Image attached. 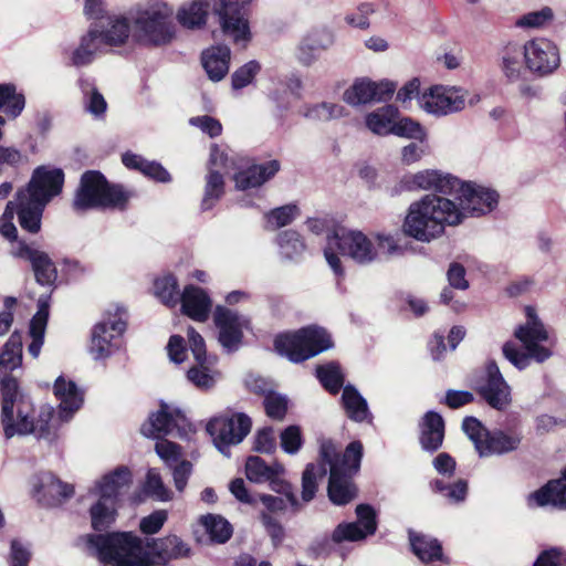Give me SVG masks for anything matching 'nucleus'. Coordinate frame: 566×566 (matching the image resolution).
<instances>
[{"label": "nucleus", "instance_id": "a19ab883", "mask_svg": "<svg viewBox=\"0 0 566 566\" xmlns=\"http://www.w3.org/2000/svg\"><path fill=\"white\" fill-rule=\"evenodd\" d=\"M342 402L352 420L361 422L369 418L367 401L354 386L347 385L344 387Z\"/></svg>", "mask_w": 566, "mask_h": 566}, {"label": "nucleus", "instance_id": "39448f33", "mask_svg": "<svg viewBox=\"0 0 566 566\" xmlns=\"http://www.w3.org/2000/svg\"><path fill=\"white\" fill-rule=\"evenodd\" d=\"M337 252L359 265H369L379 261L374 233L369 237L359 230L343 229L327 235L324 248L325 260L337 276H343L344 268Z\"/></svg>", "mask_w": 566, "mask_h": 566}, {"label": "nucleus", "instance_id": "338daca9", "mask_svg": "<svg viewBox=\"0 0 566 566\" xmlns=\"http://www.w3.org/2000/svg\"><path fill=\"white\" fill-rule=\"evenodd\" d=\"M80 43L84 45L88 51H92V54L95 57L98 54L104 53L106 51L105 48L107 46L102 34H99L98 24L91 25L86 34L81 38Z\"/></svg>", "mask_w": 566, "mask_h": 566}, {"label": "nucleus", "instance_id": "393cba45", "mask_svg": "<svg viewBox=\"0 0 566 566\" xmlns=\"http://www.w3.org/2000/svg\"><path fill=\"white\" fill-rule=\"evenodd\" d=\"M15 255L31 261L36 281L42 285H50L56 279V269L48 254L32 250L22 242H18Z\"/></svg>", "mask_w": 566, "mask_h": 566}, {"label": "nucleus", "instance_id": "9b49d317", "mask_svg": "<svg viewBox=\"0 0 566 566\" xmlns=\"http://www.w3.org/2000/svg\"><path fill=\"white\" fill-rule=\"evenodd\" d=\"M274 347L289 360L301 363L333 347V342L325 328L311 325L294 333L276 336Z\"/></svg>", "mask_w": 566, "mask_h": 566}, {"label": "nucleus", "instance_id": "603ef678", "mask_svg": "<svg viewBox=\"0 0 566 566\" xmlns=\"http://www.w3.org/2000/svg\"><path fill=\"white\" fill-rule=\"evenodd\" d=\"M555 18L554 10L551 7H543L536 11H530L522 14L516 21L515 25L521 29H544L549 25Z\"/></svg>", "mask_w": 566, "mask_h": 566}, {"label": "nucleus", "instance_id": "412c9836", "mask_svg": "<svg viewBox=\"0 0 566 566\" xmlns=\"http://www.w3.org/2000/svg\"><path fill=\"white\" fill-rule=\"evenodd\" d=\"M460 187V179L449 172L438 169H423L415 174L405 175L400 180V188L406 191H430L453 196L455 188Z\"/></svg>", "mask_w": 566, "mask_h": 566}, {"label": "nucleus", "instance_id": "8fccbe9b", "mask_svg": "<svg viewBox=\"0 0 566 566\" xmlns=\"http://www.w3.org/2000/svg\"><path fill=\"white\" fill-rule=\"evenodd\" d=\"M276 241L281 255L289 260L300 258L306 248L300 233L294 230L282 231L279 233Z\"/></svg>", "mask_w": 566, "mask_h": 566}, {"label": "nucleus", "instance_id": "f257e3e1", "mask_svg": "<svg viewBox=\"0 0 566 566\" xmlns=\"http://www.w3.org/2000/svg\"><path fill=\"white\" fill-rule=\"evenodd\" d=\"M78 544L101 563L112 566H167L192 556L191 545L176 534L139 537L132 532L87 534Z\"/></svg>", "mask_w": 566, "mask_h": 566}, {"label": "nucleus", "instance_id": "2f4dec72", "mask_svg": "<svg viewBox=\"0 0 566 566\" xmlns=\"http://www.w3.org/2000/svg\"><path fill=\"white\" fill-rule=\"evenodd\" d=\"M399 117V111L394 105L381 106L365 116L366 127L375 135H392L395 120Z\"/></svg>", "mask_w": 566, "mask_h": 566}, {"label": "nucleus", "instance_id": "052dcab7", "mask_svg": "<svg viewBox=\"0 0 566 566\" xmlns=\"http://www.w3.org/2000/svg\"><path fill=\"white\" fill-rule=\"evenodd\" d=\"M168 520L166 510H157L139 521V531L145 535L157 534Z\"/></svg>", "mask_w": 566, "mask_h": 566}, {"label": "nucleus", "instance_id": "7c9ffc66", "mask_svg": "<svg viewBox=\"0 0 566 566\" xmlns=\"http://www.w3.org/2000/svg\"><path fill=\"white\" fill-rule=\"evenodd\" d=\"M30 491L42 495H72L75 490L72 484L63 483L51 472H40L29 480Z\"/></svg>", "mask_w": 566, "mask_h": 566}, {"label": "nucleus", "instance_id": "09e8293b", "mask_svg": "<svg viewBox=\"0 0 566 566\" xmlns=\"http://www.w3.org/2000/svg\"><path fill=\"white\" fill-rule=\"evenodd\" d=\"M46 322L48 311L45 308L44 303L40 302V308L30 323V336L32 340L28 346V352L33 358H36L40 355L41 347L44 340Z\"/></svg>", "mask_w": 566, "mask_h": 566}, {"label": "nucleus", "instance_id": "bf43d9fd", "mask_svg": "<svg viewBox=\"0 0 566 566\" xmlns=\"http://www.w3.org/2000/svg\"><path fill=\"white\" fill-rule=\"evenodd\" d=\"M300 213L297 206L286 205L266 213V221L272 230L290 224Z\"/></svg>", "mask_w": 566, "mask_h": 566}, {"label": "nucleus", "instance_id": "7ed1b4c3", "mask_svg": "<svg viewBox=\"0 0 566 566\" xmlns=\"http://www.w3.org/2000/svg\"><path fill=\"white\" fill-rule=\"evenodd\" d=\"M363 458V444L350 442L344 453L329 439L319 442L321 463H308L302 474V495H315L318 485L329 468L327 495H356L357 488L353 476L358 472Z\"/></svg>", "mask_w": 566, "mask_h": 566}, {"label": "nucleus", "instance_id": "0eeeda50", "mask_svg": "<svg viewBox=\"0 0 566 566\" xmlns=\"http://www.w3.org/2000/svg\"><path fill=\"white\" fill-rule=\"evenodd\" d=\"M53 391L59 403L57 419H54V410L51 406L40 408L36 418L32 416L33 429L31 434L49 442L57 438L59 423L70 421L84 401L83 391L72 380L60 376L53 386Z\"/></svg>", "mask_w": 566, "mask_h": 566}, {"label": "nucleus", "instance_id": "f03ea898", "mask_svg": "<svg viewBox=\"0 0 566 566\" xmlns=\"http://www.w3.org/2000/svg\"><path fill=\"white\" fill-rule=\"evenodd\" d=\"M64 174L59 168L38 167L25 188L20 189L13 201L7 203L0 217V233L7 240L17 241V228L13 223L18 213L19 224L30 233L41 229V219L45 206L62 191Z\"/></svg>", "mask_w": 566, "mask_h": 566}, {"label": "nucleus", "instance_id": "13d9d810", "mask_svg": "<svg viewBox=\"0 0 566 566\" xmlns=\"http://www.w3.org/2000/svg\"><path fill=\"white\" fill-rule=\"evenodd\" d=\"M301 88V81L296 77L290 78L289 82L281 87L275 88L271 93V99L275 103L276 107L285 112L291 106V95L298 96V91Z\"/></svg>", "mask_w": 566, "mask_h": 566}, {"label": "nucleus", "instance_id": "ddd939ff", "mask_svg": "<svg viewBox=\"0 0 566 566\" xmlns=\"http://www.w3.org/2000/svg\"><path fill=\"white\" fill-rule=\"evenodd\" d=\"M127 313L124 307L116 306L115 312L107 311L92 332L90 353L95 359L109 356L117 346L116 340L126 329Z\"/></svg>", "mask_w": 566, "mask_h": 566}, {"label": "nucleus", "instance_id": "473e14b6", "mask_svg": "<svg viewBox=\"0 0 566 566\" xmlns=\"http://www.w3.org/2000/svg\"><path fill=\"white\" fill-rule=\"evenodd\" d=\"M332 43L329 36L322 32H312L305 35L296 48V59L303 65L313 64L321 51L326 50Z\"/></svg>", "mask_w": 566, "mask_h": 566}, {"label": "nucleus", "instance_id": "dca6fc26", "mask_svg": "<svg viewBox=\"0 0 566 566\" xmlns=\"http://www.w3.org/2000/svg\"><path fill=\"white\" fill-rule=\"evenodd\" d=\"M251 429V420L244 413L232 417H216L207 424L214 446L224 455L229 457V448L240 443Z\"/></svg>", "mask_w": 566, "mask_h": 566}, {"label": "nucleus", "instance_id": "0e129e2a", "mask_svg": "<svg viewBox=\"0 0 566 566\" xmlns=\"http://www.w3.org/2000/svg\"><path fill=\"white\" fill-rule=\"evenodd\" d=\"M155 451L168 467L178 463L181 457V448L177 443L166 439L156 442Z\"/></svg>", "mask_w": 566, "mask_h": 566}, {"label": "nucleus", "instance_id": "2eb2a0df", "mask_svg": "<svg viewBox=\"0 0 566 566\" xmlns=\"http://www.w3.org/2000/svg\"><path fill=\"white\" fill-rule=\"evenodd\" d=\"M234 167V160L229 155L213 145L210 150L208 163V174L206 176V185L203 197L201 200V209L210 210L221 199L224 193L223 176L229 174Z\"/></svg>", "mask_w": 566, "mask_h": 566}, {"label": "nucleus", "instance_id": "20e7f679", "mask_svg": "<svg viewBox=\"0 0 566 566\" xmlns=\"http://www.w3.org/2000/svg\"><path fill=\"white\" fill-rule=\"evenodd\" d=\"M461 210L452 200L426 195L409 206L403 221V232L420 242L439 238L447 226L461 223Z\"/></svg>", "mask_w": 566, "mask_h": 566}, {"label": "nucleus", "instance_id": "4c0bfd02", "mask_svg": "<svg viewBox=\"0 0 566 566\" xmlns=\"http://www.w3.org/2000/svg\"><path fill=\"white\" fill-rule=\"evenodd\" d=\"M99 34H102L107 46H117L126 42L130 33V23L123 15L109 17L106 24L98 25Z\"/></svg>", "mask_w": 566, "mask_h": 566}, {"label": "nucleus", "instance_id": "774afa93", "mask_svg": "<svg viewBox=\"0 0 566 566\" xmlns=\"http://www.w3.org/2000/svg\"><path fill=\"white\" fill-rule=\"evenodd\" d=\"M281 446L286 453L295 454L302 447V434L300 427H287L281 433Z\"/></svg>", "mask_w": 566, "mask_h": 566}, {"label": "nucleus", "instance_id": "6ab92c4d", "mask_svg": "<svg viewBox=\"0 0 566 566\" xmlns=\"http://www.w3.org/2000/svg\"><path fill=\"white\" fill-rule=\"evenodd\" d=\"M468 92L455 86H432L419 96V107L434 116H446L465 107Z\"/></svg>", "mask_w": 566, "mask_h": 566}, {"label": "nucleus", "instance_id": "a18cd8bd", "mask_svg": "<svg viewBox=\"0 0 566 566\" xmlns=\"http://www.w3.org/2000/svg\"><path fill=\"white\" fill-rule=\"evenodd\" d=\"M199 523L213 543L223 544L232 535L231 524L222 516L214 514L201 515Z\"/></svg>", "mask_w": 566, "mask_h": 566}, {"label": "nucleus", "instance_id": "e2e57ef3", "mask_svg": "<svg viewBox=\"0 0 566 566\" xmlns=\"http://www.w3.org/2000/svg\"><path fill=\"white\" fill-rule=\"evenodd\" d=\"M260 69V64L256 61H250L239 67L232 74V87L234 90H241L248 86L259 73Z\"/></svg>", "mask_w": 566, "mask_h": 566}, {"label": "nucleus", "instance_id": "e433bc0d", "mask_svg": "<svg viewBox=\"0 0 566 566\" xmlns=\"http://www.w3.org/2000/svg\"><path fill=\"white\" fill-rule=\"evenodd\" d=\"M21 363L22 336L20 333L14 332L11 334L0 353V380L3 377H9L7 373L20 367Z\"/></svg>", "mask_w": 566, "mask_h": 566}, {"label": "nucleus", "instance_id": "37998d69", "mask_svg": "<svg viewBox=\"0 0 566 566\" xmlns=\"http://www.w3.org/2000/svg\"><path fill=\"white\" fill-rule=\"evenodd\" d=\"M521 442V438L516 434H507L503 431H497L488 434L483 447H479V454L481 457L492 453H505L515 450Z\"/></svg>", "mask_w": 566, "mask_h": 566}, {"label": "nucleus", "instance_id": "6e6552de", "mask_svg": "<svg viewBox=\"0 0 566 566\" xmlns=\"http://www.w3.org/2000/svg\"><path fill=\"white\" fill-rule=\"evenodd\" d=\"M133 24L134 35L143 44L165 45L176 35L174 8L163 0H151L137 8Z\"/></svg>", "mask_w": 566, "mask_h": 566}, {"label": "nucleus", "instance_id": "6e6d98bb", "mask_svg": "<svg viewBox=\"0 0 566 566\" xmlns=\"http://www.w3.org/2000/svg\"><path fill=\"white\" fill-rule=\"evenodd\" d=\"M81 88L84 94L86 111L95 117L104 115L107 108L104 96L88 81L82 80Z\"/></svg>", "mask_w": 566, "mask_h": 566}, {"label": "nucleus", "instance_id": "b1692460", "mask_svg": "<svg viewBox=\"0 0 566 566\" xmlns=\"http://www.w3.org/2000/svg\"><path fill=\"white\" fill-rule=\"evenodd\" d=\"M480 392L485 401L495 409L502 410L510 405V386L504 380L495 363L486 365V381L481 386Z\"/></svg>", "mask_w": 566, "mask_h": 566}, {"label": "nucleus", "instance_id": "4d7b16f0", "mask_svg": "<svg viewBox=\"0 0 566 566\" xmlns=\"http://www.w3.org/2000/svg\"><path fill=\"white\" fill-rule=\"evenodd\" d=\"M392 135L423 142L427 138L426 129L416 120L403 117L395 120Z\"/></svg>", "mask_w": 566, "mask_h": 566}, {"label": "nucleus", "instance_id": "c85d7f7f", "mask_svg": "<svg viewBox=\"0 0 566 566\" xmlns=\"http://www.w3.org/2000/svg\"><path fill=\"white\" fill-rule=\"evenodd\" d=\"M132 482L130 470L122 465L97 480L93 492L94 495H117L119 492L126 491Z\"/></svg>", "mask_w": 566, "mask_h": 566}, {"label": "nucleus", "instance_id": "c03bdc74", "mask_svg": "<svg viewBox=\"0 0 566 566\" xmlns=\"http://www.w3.org/2000/svg\"><path fill=\"white\" fill-rule=\"evenodd\" d=\"M409 539L413 553L424 563L442 558V548L439 542L424 535L409 532Z\"/></svg>", "mask_w": 566, "mask_h": 566}, {"label": "nucleus", "instance_id": "4be33fe9", "mask_svg": "<svg viewBox=\"0 0 566 566\" xmlns=\"http://www.w3.org/2000/svg\"><path fill=\"white\" fill-rule=\"evenodd\" d=\"M396 84L384 80L371 81L368 77L356 78L343 93V101L349 106H360L374 102H384L394 95Z\"/></svg>", "mask_w": 566, "mask_h": 566}, {"label": "nucleus", "instance_id": "5701e85b", "mask_svg": "<svg viewBox=\"0 0 566 566\" xmlns=\"http://www.w3.org/2000/svg\"><path fill=\"white\" fill-rule=\"evenodd\" d=\"M358 521L356 523L339 524L333 532L335 543L343 541H360L376 532V514L371 506L360 504L356 507Z\"/></svg>", "mask_w": 566, "mask_h": 566}, {"label": "nucleus", "instance_id": "bb28decb", "mask_svg": "<svg viewBox=\"0 0 566 566\" xmlns=\"http://www.w3.org/2000/svg\"><path fill=\"white\" fill-rule=\"evenodd\" d=\"M279 160H270L265 164L254 165L248 169L235 174V187L240 190H247L262 186L280 170Z\"/></svg>", "mask_w": 566, "mask_h": 566}, {"label": "nucleus", "instance_id": "a878e982", "mask_svg": "<svg viewBox=\"0 0 566 566\" xmlns=\"http://www.w3.org/2000/svg\"><path fill=\"white\" fill-rule=\"evenodd\" d=\"M179 301L182 312L190 318L198 322H205L208 318L211 301L202 289L193 285L185 287Z\"/></svg>", "mask_w": 566, "mask_h": 566}, {"label": "nucleus", "instance_id": "cd10ccee", "mask_svg": "<svg viewBox=\"0 0 566 566\" xmlns=\"http://www.w3.org/2000/svg\"><path fill=\"white\" fill-rule=\"evenodd\" d=\"M444 439V421L442 417L434 412L428 411L420 423V444L428 452L437 451Z\"/></svg>", "mask_w": 566, "mask_h": 566}, {"label": "nucleus", "instance_id": "680f3d73", "mask_svg": "<svg viewBox=\"0 0 566 566\" xmlns=\"http://www.w3.org/2000/svg\"><path fill=\"white\" fill-rule=\"evenodd\" d=\"M462 429L470 440L474 443L476 451L479 447H483L488 438L489 432L482 426V423L474 417H467L462 422Z\"/></svg>", "mask_w": 566, "mask_h": 566}, {"label": "nucleus", "instance_id": "72a5a7b5", "mask_svg": "<svg viewBox=\"0 0 566 566\" xmlns=\"http://www.w3.org/2000/svg\"><path fill=\"white\" fill-rule=\"evenodd\" d=\"M501 70L505 77L511 82L522 78L524 73V45L516 43L505 45L501 52Z\"/></svg>", "mask_w": 566, "mask_h": 566}, {"label": "nucleus", "instance_id": "3c124183", "mask_svg": "<svg viewBox=\"0 0 566 566\" xmlns=\"http://www.w3.org/2000/svg\"><path fill=\"white\" fill-rule=\"evenodd\" d=\"M374 242L379 253V261L401 256L406 250L400 243L399 234L376 232L374 233Z\"/></svg>", "mask_w": 566, "mask_h": 566}, {"label": "nucleus", "instance_id": "79ce46f5", "mask_svg": "<svg viewBox=\"0 0 566 566\" xmlns=\"http://www.w3.org/2000/svg\"><path fill=\"white\" fill-rule=\"evenodd\" d=\"M213 363L214 360L212 358L196 361V365L187 371L188 381L200 390L211 389L216 385L219 376V373L212 368Z\"/></svg>", "mask_w": 566, "mask_h": 566}, {"label": "nucleus", "instance_id": "aec40b11", "mask_svg": "<svg viewBox=\"0 0 566 566\" xmlns=\"http://www.w3.org/2000/svg\"><path fill=\"white\" fill-rule=\"evenodd\" d=\"M214 325L218 328V340L227 353L237 352L243 339V332L251 329V321L226 306L218 305L213 313Z\"/></svg>", "mask_w": 566, "mask_h": 566}, {"label": "nucleus", "instance_id": "49530a36", "mask_svg": "<svg viewBox=\"0 0 566 566\" xmlns=\"http://www.w3.org/2000/svg\"><path fill=\"white\" fill-rule=\"evenodd\" d=\"M25 106L22 93L17 92L13 84H0V111L3 109L10 119L17 118Z\"/></svg>", "mask_w": 566, "mask_h": 566}, {"label": "nucleus", "instance_id": "9d476101", "mask_svg": "<svg viewBox=\"0 0 566 566\" xmlns=\"http://www.w3.org/2000/svg\"><path fill=\"white\" fill-rule=\"evenodd\" d=\"M2 397L1 424L7 439L15 436L31 434L33 429V403L27 395L20 391L14 377H3L0 388Z\"/></svg>", "mask_w": 566, "mask_h": 566}, {"label": "nucleus", "instance_id": "69168bd1", "mask_svg": "<svg viewBox=\"0 0 566 566\" xmlns=\"http://www.w3.org/2000/svg\"><path fill=\"white\" fill-rule=\"evenodd\" d=\"M266 415L274 420H282L287 410V399L275 392H270L264 398Z\"/></svg>", "mask_w": 566, "mask_h": 566}, {"label": "nucleus", "instance_id": "f3484780", "mask_svg": "<svg viewBox=\"0 0 566 566\" xmlns=\"http://www.w3.org/2000/svg\"><path fill=\"white\" fill-rule=\"evenodd\" d=\"M457 198L460 201L461 222L467 217H480L492 212L499 203V193L490 188L467 182L460 179V187L455 188Z\"/></svg>", "mask_w": 566, "mask_h": 566}, {"label": "nucleus", "instance_id": "a211bd4d", "mask_svg": "<svg viewBox=\"0 0 566 566\" xmlns=\"http://www.w3.org/2000/svg\"><path fill=\"white\" fill-rule=\"evenodd\" d=\"M140 431L145 437L155 439L169 434L184 438L191 431V424L180 410L161 402L159 410L149 416Z\"/></svg>", "mask_w": 566, "mask_h": 566}, {"label": "nucleus", "instance_id": "f8f14e48", "mask_svg": "<svg viewBox=\"0 0 566 566\" xmlns=\"http://www.w3.org/2000/svg\"><path fill=\"white\" fill-rule=\"evenodd\" d=\"M252 0H213V12L219 17L223 33L244 48L251 40L249 4Z\"/></svg>", "mask_w": 566, "mask_h": 566}, {"label": "nucleus", "instance_id": "5fc2aeb1", "mask_svg": "<svg viewBox=\"0 0 566 566\" xmlns=\"http://www.w3.org/2000/svg\"><path fill=\"white\" fill-rule=\"evenodd\" d=\"M156 296L168 306H176L179 302L180 294L178 291L177 279L172 275L159 277L154 283Z\"/></svg>", "mask_w": 566, "mask_h": 566}, {"label": "nucleus", "instance_id": "423d86ee", "mask_svg": "<svg viewBox=\"0 0 566 566\" xmlns=\"http://www.w3.org/2000/svg\"><path fill=\"white\" fill-rule=\"evenodd\" d=\"M525 314V324L518 326L514 334L526 352L522 353L509 343L503 346L505 358L520 370L525 369L530 365V359L543 363L553 355L551 348L542 345V343L547 342L551 346L555 344V339L549 337V333L537 316L535 308L527 306Z\"/></svg>", "mask_w": 566, "mask_h": 566}, {"label": "nucleus", "instance_id": "58836bf2", "mask_svg": "<svg viewBox=\"0 0 566 566\" xmlns=\"http://www.w3.org/2000/svg\"><path fill=\"white\" fill-rule=\"evenodd\" d=\"M207 0H191L184 3L177 11L178 22L187 29H196L206 24L208 15Z\"/></svg>", "mask_w": 566, "mask_h": 566}, {"label": "nucleus", "instance_id": "1a4fd4ad", "mask_svg": "<svg viewBox=\"0 0 566 566\" xmlns=\"http://www.w3.org/2000/svg\"><path fill=\"white\" fill-rule=\"evenodd\" d=\"M128 199L129 193L122 186L109 184L97 170H88L81 177L73 208L76 211L123 209Z\"/></svg>", "mask_w": 566, "mask_h": 566}, {"label": "nucleus", "instance_id": "c9c22d12", "mask_svg": "<svg viewBox=\"0 0 566 566\" xmlns=\"http://www.w3.org/2000/svg\"><path fill=\"white\" fill-rule=\"evenodd\" d=\"M301 114L304 118L308 120L329 122L347 116L348 112L340 104L333 102H321L304 105L301 111Z\"/></svg>", "mask_w": 566, "mask_h": 566}, {"label": "nucleus", "instance_id": "c756f323", "mask_svg": "<svg viewBox=\"0 0 566 566\" xmlns=\"http://www.w3.org/2000/svg\"><path fill=\"white\" fill-rule=\"evenodd\" d=\"M202 65L209 78L213 82L222 80L229 71L230 49L217 45L202 52Z\"/></svg>", "mask_w": 566, "mask_h": 566}, {"label": "nucleus", "instance_id": "de8ad7c7", "mask_svg": "<svg viewBox=\"0 0 566 566\" xmlns=\"http://www.w3.org/2000/svg\"><path fill=\"white\" fill-rule=\"evenodd\" d=\"M276 473H284L283 465L276 462L270 465L260 457H250L247 460L245 474L251 482H266Z\"/></svg>", "mask_w": 566, "mask_h": 566}, {"label": "nucleus", "instance_id": "4468645a", "mask_svg": "<svg viewBox=\"0 0 566 566\" xmlns=\"http://www.w3.org/2000/svg\"><path fill=\"white\" fill-rule=\"evenodd\" d=\"M525 69L537 77L555 73L560 66L557 45L546 38H535L524 43Z\"/></svg>", "mask_w": 566, "mask_h": 566}, {"label": "nucleus", "instance_id": "ea45409f", "mask_svg": "<svg viewBox=\"0 0 566 566\" xmlns=\"http://www.w3.org/2000/svg\"><path fill=\"white\" fill-rule=\"evenodd\" d=\"M123 164L130 169H136L157 181H170L169 172L158 163L148 161L139 155L126 153L122 157Z\"/></svg>", "mask_w": 566, "mask_h": 566}, {"label": "nucleus", "instance_id": "f704fd0d", "mask_svg": "<svg viewBox=\"0 0 566 566\" xmlns=\"http://www.w3.org/2000/svg\"><path fill=\"white\" fill-rule=\"evenodd\" d=\"M118 504L116 497H98L91 506V523L95 531L109 528L116 521Z\"/></svg>", "mask_w": 566, "mask_h": 566}, {"label": "nucleus", "instance_id": "864d4df0", "mask_svg": "<svg viewBox=\"0 0 566 566\" xmlns=\"http://www.w3.org/2000/svg\"><path fill=\"white\" fill-rule=\"evenodd\" d=\"M316 376L331 394H337L344 385V375L336 363L317 366Z\"/></svg>", "mask_w": 566, "mask_h": 566}]
</instances>
